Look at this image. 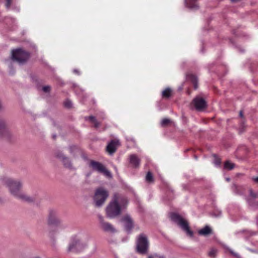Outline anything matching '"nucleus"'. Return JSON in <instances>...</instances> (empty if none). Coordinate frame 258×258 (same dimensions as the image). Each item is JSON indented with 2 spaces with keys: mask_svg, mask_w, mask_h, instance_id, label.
<instances>
[{
  "mask_svg": "<svg viewBox=\"0 0 258 258\" xmlns=\"http://www.w3.org/2000/svg\"><path fill=\"white\" fill-rule=\"evenodd\" d=\"M5 183L11 194L15 198L28 203L34 201L33 198L28 196L21 190L22 183L20 180L8 178L6 180Z\"/></svg>",
  "mask_w": 258,
  "mask_h": 258,
  "instance_id": "nucleus-1",
  "label": "nucleus"
},
{
  "mask_svg": "<svg viewBox=\"0 0 258 258\" xmlns=\"http://www.w3.org/2000/svg\"><path fill=\"white\" fill-rule=\"evenodd\" d=\"M127 204L126 199L115 194L112 201L106 208V215L110 218H113L119 215L121 210Z\"/></svg>",
  "mask_w": 258,
  "mask_h": 258,
  "instance_id": "nucleus-2",
  "label": "nucleus"
},
{
  "mask_svg": "<svg viewBox=\"0 0 258 258\" xmlns=\"http://www.w3.org/2000/svg\"><path fill=\"white\" fill-rule=\"evenodd\" d=\"M87 244L77 236L72 237L68 250L70 252H80L83 250Z\"/></svg>",
  "mask_w": 258,
  "mask_h": 258,
  "instance_id": "nucleus-3",
  "label": "nucleus"
},
{
  "mask_svg": "<svg viewBox=\"0 0 258 258\" xmlns=\"http://www.w3.org/2000/svg\"><path fill=\"white\" fill-rule=\"evenodd\" d=\"M171 220L176 223L190 237L193 236V232L189 229L187 221L180 215L173 213L171 215Z\"/></svg>",
  "mask_w": 258,
  "mask_h": 258,
  "instance_id": "nucleus-4",
  "label": "nucleus"
},
{
  "mask_svg": "<svg viewBox=\"0 0 258 258\" xmlns=\"http://www.w3.org/2000/svg\"><path fill=\"white\" fill-rule=\"evenodd\" d=\"M108 197L107 190L102 187L97 188L94 196V201L95 206L97 207H101L105 202Z\"/></svg>",
  "mask_w": 258,
  "mask_h": 258,
  "instance_id": "nucleus-5",
  "label": "nucleus"
},
{
  "mask_svg": "<svg viewBox=\"0 0 258 258\" xmlns=\"http://www.w3.org/2000/svg\"><path fill=\"white\" fill-rule=\"evenodd\" d=\"M149 248V241L147 236L140 234L137 240V250L141 254H146L148 252Z\"/></svg>",
  "mask_w": 258,
  "mask_h": 258,
  "instance_id": "nucleus-6",
  "label": "nucleus"
},
{
  "mask_svg": "<svg viewBox=\"0 0 258 258\" xmlns=\"http://www.w3.org/2000/svg\"><path fill=\"white\" fill-rule=\"evenodd\" d=\"M89 166L93 170L102 173L108 178L112 177V175L110 171L102 163L94 160H90L89 163Z\"/></svg>",
  "mask_w": 258,
  "mask_h": 258,
  "instance_id": "nucleus-7",
  "label": "nucleus"
},
{
  "mask_svg": "<svg viewBox=\"0 0 258 258\" xmlns=\"http://www.w3.org/2000/svg\"><path fill=\"white\" fill-rule=\"evenodd\" d=\"M12 55V58L20 64L26 62L29 57V54L22 49H17L13 50Z\"/></svg>",
  "mask_w": 258,
  "mask_h": 258,
  "instance_id": "nucleus-8",
  "label": "nucleus"
},
{
  "mask_svg": "<svg viewBox=\"0 0 258 258\" xmlns=\"http://www.w3.org/2000/svg\"><path fill=\"white\" fill-rule=\"evenodd\" d=\"M192 104L196 110L201 111L204 109L206 107V102L205 100L200 97H196L192 102Z\"/></svg>",
  "mask_w": 258,
  "mask_h": 258,
  "instance_id": "nucleus-9",
  "label": "nucleus"
},
{
  "mask_svg": "<svg viewBox=\"0 0 258 258\" xmlns=\"http://www.w3.org/2000/svg\"><path fill=\"white\" fill-rule=\"evenodd\" d=\"M9 136V130L5 121L0 120V138H8Z\"/></svg>",
  "mask_w": 258,
  "mask_h": 258,
  "instance_id": "nucleus-10",
  "label": "nucleus"
},
{
  "mask_svg": "<svg viewBox=\"0 0 258 258\" xmlns=\"http://www.w3.org/2000/svg\"><path fill=\"white\" fill-rule=\"evenodd\" d=\"M119 145V142L118 140H113L110 141L106 147L107 151L110 154L114 153L117 149V146Z\"/></svg>",
  "mask_w": 258,
  "mask_h": 258,
  "instance_id": "nucleus-11",
  "label": "nucleus"
},
{
  "mask_svg": "<svg viewBox=\"0 0 258 258\" xmlns=\"http://www.w3.org/2000/svg\"><path fill=\"white\" fill-rule=\"evenodd\" d=\"M98 218L101 226L104 231L111 232H114L115 231L114 228L110 224L104 221L103 217L101 216L98 215Z\"/></svg>",
  "mask_w": 258,
  "mask_h": 258,
  "instance_id": "nucleus-12",
  "label": "nucleus"
},
{
  "mask_svg": "<svg viewBox=\"0 0 258 258\" xmlns=\"http://www.w3.org/2000/svg\"><path fill=\"white\" fill-rule=\"evenodd\" d=\"M57 157L63 163L64 166L66 168H68L69 169H73V166L70 161L69 159L65 157L61 153H58L56 155Z\"/></svg>",
  "mask_w": 258,
  "mask_h": 258,
  "instance_id": "nucleus-13",
  "label": "nucleus"
},
{
  "mask_svg": "<svg viewBox=\"0 0 258 258\" xmlns=\"http://www.w3.org/2000/svg\"><path fill=\"white\" fill-rule=\"evenodd\" d=\"M121 220L125 223V228L127 231H130L133 227V222L129 216H125Z\"/></svg>",
  "mask_w": 258,
  "mask_h": 258,
  "instance_id": "nucleus-14",
  "label": "nucleus"
},
{
  "mask_svg": "<svg viewBox=\"0 0 258 258\" xmlns=\"http://www.w3.org/2000/svg\"><path fill=\"white\" fill-rule=\"evenodd\" d=\"M129 162L131 165L135 168L139 167L140 164V159L135 154H132L130 156Z\"/></svg>",
  "mask_w": 258,
  "mask_h": 258,
  "instance_id": "nucleus-15",
  "label": "nucleus"
},
{
  "mask_svg": "<svg viewBox=\"0 0 258 258\" xmlns=\"http://www.w3.org/2000/svg\"><path fill=\"white\" fill-rule=\"evenodd\" d=\"M196 1L197 0H185V5L190 9L196 10L198 8Z\"/></svg>",
  "mask_w": 258,
  "mask_h": 258,
  "instance_id": "nucleus-16",
  "label": "nucleus"
},
{
  "mask_svg": "<svg viewBox=\"0 0 258 258\" xmlns=\"http://www.w3.org/2000/svg\"><path fill=\"white\" fill-rule=\"evenodd\" d=\"M48 223L51 225H56L60 223V220L55 215L51 214L48 219Z\"/></svg>",
  "mask_w": 258,
  "mask_h": 258,
  "instance_id": "nucleus-17",
  "label": "nucleus"
},
{
  "mask_svg": "<svg viewBox=\"0 0 258 258\" xmlns=\"http://www.w3.org/2000/svg\"><path fill=\"white\" fill-rule=\"evenodd\" d=\"M199 234L201 235L206 236L212 232V229L208 226H206L203 229L199 231Z\"/></svg>",
  "mask_w": 258,
  "mask_h": 258,
  "instance_id": "nucleus-18",
  "label": "nucleus"
},
{
  "mask_svg": "<svg viewBox=\"0 0 258 258\" xmlns=\"http://www.w3.org/2000/svg\"><path fill=\"white\" fill-rule=\"evenodd\" d=\"M86 120H89L91 122L94 123V127L98 128L100 125V123L98 122L95 117L93 116H86L85 117Z\"/></svg>",
  "mask_w": 258,
  "mask_h": 258,
  "instance_id": "nucleus-19",
  "label": "nucleus"
},
{
  "mask_svg": "<svg viewBox=\"0 0 258 258\" xmlns=\"http://www.w3.org/2000/svg\"><path fill=\"white\" fill-rule=\"evenodd\" d=\"M234 164L229 161H226L224 163V168L228 170H231L234 168Z\"/></svg>",
  "mask_w": 258,
  "mask_h": 258,
  "instance_id": "nucleus-20",
  "label": "nucleus"
},
{
  "mask_svg": "<svg viewBox=\"0 0 258 258\" xmlns=\"http://www.w3.org/2000/svg\"><path fill=\"white\" fill-rule=\"evenodd\" d=\"M171 90L169 88H166L165 90L163 91L162 92V96L163 97L168 98L171 94Z\"/></svg>",
  "mask_w": 258,
  "mask_h": 258,
  "instance_id": "nucleus-21",
  "label": "nucleus"
},
{
  "mask_svg": "<svg viewBox=\"0 0 258 258\" xmlns=\"http://www.w3.org/2000/svg\"><path fill=\"white\" fill-rule=\"evenodd\" d=\"M146 180L148 182L153 181V177L152 174L150 172H148L146 176Z\"/></svg>",
  "mask_w": 258,
  "mask_h": 258,
  "instance_id": "nucleus-22",
  "label": "nucleus"
},
{
  "mask_svg": "<svg viewBox=\"0 0 258 258\" xmlns=\"http://www.w3.org/2000/svg\"><path fill=\"white\" fill-rule=\"evenodd\" d=\"M216 252H217V250L216 249H212L209 252L208 254L210 257H214L216 255Z\"/></svg>",
  "mask_w": 258,
  "mask_h": 258,
  "instance_id": "nucleus-23",
  "label": "nucleus"
},
{
  "mask_svg": "<svg viewBox=\"0 0 258 258\" xmlns=\"http://www.w3.org/2000/svg\"><path fill=\"white\" fill-rule=\"evenodd\" d=\"M64 106L67 108H71L72 106V103L69 100H66L64 102Z\"/></svg>",
  "mask_w": 258,
  "mask_h": 258,
  "instance_id": "nucleus-24",
  "label": "nucleus"
},
{
  "mask_svg": "<svg viewBox=\"0 0 258 258\" xmlns=\"http://www.w3.org/2000/svg\"><path fill=\"white\" fill-rule=\"evenodd\" d=\"M170 122V120L167 118L163 119L161 121V124L162 126H165L168 123Z\"/></svg>",
  "mask_w": 258,
  "mask_h": 258,
  "instance_id": "nucleus-25",
  "label": "nucleus"
},
{
  "mask_svg": "<svg viewBox=\"0 0 258 258\" xmlns=\"http://www.w3.org/2000/svg\"><path fill=\"white\" fill-rule=\"evenodd\" d=\"M12 4V0H6V6L7 9H9Z\"/></svg>",
  "mask_w": 258,
  "mask_h": 258,
  "instance_id": "nucleus-26",
  "label": "nucleus"
},
{
  "mask_svg": "<svg viewBox=\"0 0 258 258\" xmlns=\"http://www.w3.org/2000/svg\"><path fill=\"white\" fill-rule=\"evenodd\" d=\"M42 90L45 92H49V91L50 90V87L49 86H44L42 88Z\"/></svg>",
  "mask_w": 258,
  "mask_h": 258,
  "instance_id": "nucleus-27",
  "label": "nucleus"
},
{
  "mask_svg": "<svg viewBox=\"0 0 258 258\" xmlns=\"http://www.w3.org/2000/svg\"><path fill=\"white\" fill-rule=\"evenodd\" d=\"M214 163L216 166H219L220 164V159H219L217 158H215Z\"/></svg>",
  "mask_w": 258,
  "mask_h": 258,
  "instance_id": "nucleus-28",
  "label": "nucleus"
},
{
  "mask_svg": "<svg viewBox=\"0 0 258 258\" xmlns=\"http://www.w3.org/2000/svg\"><path fill=\"white\" fill-rule=\"evenodd\" d=\"M249 194L252 198H254L256 197V195L252 192L251 189L249 190Z\"/></svg>",
  "mask_w": 258,
  "mask_h": 258,
  "instance_id": "nucleus-29",
  "label": "nucleus"
},
{
  "mask_svg": "<svg viewBox=\"0 0 258 258\" xmlns=\"http://www.w3.org/2000/svg\"><path fill=\"white\" fill-rule=\"evenodd\" d=\"M73 72H74V73H76L78 75L80 74V73H79V71L75 69V70H74Z\"/></svg>",
  "mask_w": 258,
  "mask_h": 258,
  "instance_id": "nucleus-30",
  "label": "nucleus"
},
{
  "mask_svg": "<svg viewBox=\"0 0 258 258\" xmlns=\"http://www.w3.org/2000/svg\"><path fill=\"white\" fill-rule=\"evenodd\" d=\"M239 116L241 117H243V113H242V111H240L239 112Z\"/></svg>",
  "mask_w": 258,
  "mask_h": 258,
  "instance_id": "nucleus-31",
  "label": "nucleus"
},
{
  "mask_svg": "<svg viewBox=\"0 0 258 258\" xmlns=\"http://www.w3.org/2000/svg\"><path fill=\"white\" fill-rule=\"evenodd\" d=\"M155 255L156 256H157V257H158L159 258H164V256H163V255H162V256H158V255H157V254H155Z\"/></svg>",
  "mask_w": 258,
  "mask_h": 258,
  "instance_id": "nucleus-32",
  "label": "nucleus"
},
{
  "mask_svg": "<svg viewBox=\"0 0 258 258\" xmlns=\"http://www.w3.org/2000/svg\"><path fill=\"white\" fill-rule=\"evenodd\" d=\"M253 180H254L255 182H258V176H257V177H255V178H254L253 179Z\"/></svg>",
  "mask_w": 258,
  "mask_h": 258,
  "instance_id": "nucleus-33",
  "label": "nucleus"
},
{
  "mask_svg": "<svg viewBox=\"0 0 258 258\" xmlns=\"http://www.w3.org/2000/svg\"><path fill=\"white\" fill-rule=\"evenodd\" d=\"M148 258H154L152 255H150L148 256Z\"/></svg>",
  "mask_w": 258,
  "mask_h": 258,
  "instance_id": "nucleus-34",
  "label": "nucleus"
},
{
  "mask_svg": "<svg viewBox=\"0 0 258 258\" xmlns=\"http://www.w3.org/2000/svg\"><path fill=\"white\" fill-rule=\"evenodd\" d=\"M195 88L196 89L197 88V85L196 84H195Z\"/></svg>",
  "mask_w": 258,
  "mask_h": 258,
  "instance_id": "nucleus-35",
  "label": "nucleus"
},
{
  "mask_svg": "<svg viewBox=\"0 0 258 258\" xmlns=\"http://www.w3.org/2000/svg\"><path fill=\"white\" fill-rule=\"evenodd\" d=\"M226 180L227 181H229L230 180V178H226Z\"/></svg>",
  "mask_w": 258,
  "mask_h": 258,
  "instance_id": "nucleus-36",
  "label": "nucleus"
},
{
  "mask_svg": "<svg viewBox=\"0 0 258 258\" xmlns=\"http://www.w3.org/2000/svg\"><path fill=\"white\" fill-rule=\"evenodd\" d=\"M230 252H231L232 254H233V255H236V254H235V253H234L233 252V251H230Z\"/></svg>",
  "mask_w": 258,
  "mask_h": 258,
  "instance_id": "nucleus-37",
  "label": "nucleus"
},
{
  "mask_svg": "<svg viewBox=\"0 0 258 258\" xmlns=\"http://www.w3.org/2000/svg\"><path fill=\"white\" fill-rule=\"evenodd\" d=\"M191 77L194 78V79L196 80V78H195V76H194L193 75H191Z\"/></svg>",
  "mask_w": 258,
  "mask_h": 258,
  "instance_id": "nucleus-38",
  "label": "nucleus"
},
{
  "mask_svg": "<svg viewBox=\"0 0 258 258\" xmlns=\"http://www.w3.org/2000/svg\"><path fill=\"white\" fill-rule=\"evenodd\" d=\"M56 137V136L55 135H54L53 136V138H55Z\"/></svg>",
  "mask_w": 258,
  "mask_h": 258,
  "instance_id": "nucleus-39",
  "label": "nucleus"
}]
</instances>
